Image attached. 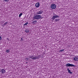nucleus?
<instances>
[{"label": "nucleus", "mask_w": 78, "mask_h": 78, "mask_svg": "<svg viewBox=\"0 0 78 78\" xmlns=\"http://www.w3.org/2000/svg\"><path fill=\"white\" fill-rule=\"evenodd\" d=\"M58 17H59V16H58V15L54 16L52 17V19L53 20H54L56 18H58Z\"/></svg>", "instance_id": "nucleus-6"}, {"label": "nucleus", "mask_w": 78, "mask_h": 78, "mask_svg": "<svg viewBox=\"0 0 78 78\" xmlns=\"http://www.w3.org/2000/svg\"><path fill=\"white\" fill-rule=\"evenodd\" d=\"M68 72L70 73V74H72V72H71L70 70H69V71H68Z\"/></svg>", "instance_id": "nucleus-15"}, {"label": "nucleus", "mask_w": 78, "mask_h": 78, "mask_svg": "<svg viewBox=\"0 0 78 78\" xmlns=\"http://www.w3.org/2000/svg\"><path fill=\"white\" fill-rule=\"evenodd\" d=\"M41 17V15H36L34 18L35 19H39Z\"/></svg>", "instance_id": "nucleus-3"}, {"label": "nucleus", "mask_w": 78, "mask_h": 78, "mask_svg": "<svg viewBox=\"0 0 78 78\" xmlns=\"http://www.w3.org/2000/svg\"><path fill=\"white\" fill-rule=\"evenodd\" d=\"M30 58L31 59H32V60H34L35 59H36L39 58H38V57L37 56H30Z\"/></svg>", "instance_id": "nucleus-2"}, {"label": "nucleus", "mask_w": 78, "mask_h": 78, "mask_svg": "<svg viewBox=\"0 0 78 78\" xmlns=\"http://www.w3.org/2000/svg\"><path fill=\"white\" fill-rule=\"evenodd\" d=\"M51 9H55L56 8V6L55 4H52L51 5Z\"/></svg>", "instance_id": "nucleus-1"}, {"label": "nucleus", "mask_w": 78, "mask_h": 78, "mask_svg": "<svg viewBox=\"0 0 78 78\" xmlns=\"http://www.w3.org/2000/svg\"><path fill=\"white\" fill-rule=\"evenodd\" d=\"M43 12V11L41 10L40 11H38L36 13L37 14H41Z\"/></svg>", "instance_id": "nucleus-7"}, {"label": "nucleus", "mask_w": 78, "mask_h": 78, "mask_svg": "<svg viewBox=\"0 0 78 78\" xmlns=\"http://www.w3.org/2000/svg\"><path fill=\"white\" fill-rule=\"evenodd\" d=\"M10 51V50L9 49H7L6 50V52L7 53H9Z\"/></svg>", "instance_id": "nucleus-12"}, {"label": "nucleus", "mask_w": 78, "mask_h": 78, "mask_svg": "<svg viewBox=\"0 0 78 78\" xmlns=\"http://www.w3.org/2000/svg\"><path fill=\"white\" fill-rule=\"evenodd\" d=\"M67 70H68V71H69V70H69V69L68 68L67 69Z\"/></svg>", "instance_id": "nucleus-22"}, {"label": "nucleus", "mask_w": 78, "mask_h": 78, "mask_svg": "<svg viewBox=\"0 0 78 78\" xmlns=\"http://www.w3.org/2000/svg\"><path fill=\"white\" fill-rule=\"evenodd\" d=\"M2 37H1V36H0V40H2Z\"/></svg>", "instance_id": "nucleus-21"}, {"label": "nucleus", "mask_w": 78, "mask_h": 78, "mask_svg": "<svg viewBox=\"0 0 78 78\" xmlns=\"http://www.w3.org/2000/svg\"><path fill=\"white\" fill-rule=\"evenodd\" d=\"M5 72V70L3 69H2L1 71V72L2 73V74L4 73Z\"/></svg>", "instance_id": "nucleus-9"}, {"label": "nucleus", "mask_w": 78, "mask_h": 78, "mask_svg": "<svg viewBox=\"0 0 78 78\" xmlns=\"http://www.w3.org/2000/svg\"><path fill=\"white\" fill-rule=\"evenodd\" d=\"M64 51V49L61 50L59 51V52H62Z\"/></svg>", "instance_id": "nucleus-13"}, {"label": "nucleus", "mask_w": 78, "mask_h": 78, "mask_svg": "<svg viewBox=\"0 0 78 78\" xmlns=\"http://www.w3.org/2000/svg\"><path fill=\"white\" fill-rule=\"evenodd\" d=\"M55 22H58V21H59V19H55Z\"/></svg>", "instance_id": "nucleus-11"}, {"label": "nucleus", "mask_w": 78, "mask_h": 78, "mask_svg": "<svg viewBox=\"0 0 78 78\" xmlns=\"http://www.w3.org/2000/svg\"><path fill=\"white\" fill-rule=\"evenodd\" d=\"M8 24V22H5L3 25H6Z\"/></svg>", "instance_id": "nucleus-14"}, {"label": "nucleus", "mask_w": 78, "mask_h": 78, "mask_svg": "<svg viewBox=\"0 0 78 78\" xmlns=\"http://www.w3.org/2000/svg\"><path fill=\"white\" fill-rule=\"evenodd\" d=\"M21 41H23V39L21 38Z\"/></svg>", "instance_id": "nucleus-19"}, {"label": "nucleus", "mask_w": 78, "mask_h": 78, "mask_svg": "<svg viewBox=\"0 0 78 78\" xmlns=\"http://www.w3.org/2000/svg\"><path fill=\"white\" fill-rule=\"evenodd\" d=\"M35 6L36 8H39V6H40V3H39V2L35 4Z\"/></svg>", "instance_id": "nucleus-5"}, {"label": "nucleus", "mask_w": 78, "mask_h": 78, "mask_svg": "<svg viewBox=\"0 0 78 78\" xmlns=\"http://www.w3.org/2000/svg\"><path fill=\"white\" fill-rule=\"evenodd\" d=\"M25 60L26 61H28V60H29V59L28 58H27L25 59Z\"/></svg>", "instance_id": "nucleus-17"}, {"label": "nucleus", "mask_w": 78, "mask_h": 78, "mask_svg": "<svg viewBox=\"0 0 78 78\" xmlns=\"http://www.w3.org/2000/svg\"><path fill=\"white\" fill-rule=\"evenodd\" d=\"M66 67H74V66H75V65L72 64L68 63L66 65Z\"/></svg>", "instance_id": "nucleus-4"}, {"label": "nucleus", "mask_w": 78, "mask_h": 78, "mask_svg": "<svg viewBox=\"0 0 78 78\" xmlns=\"http://www.w3.org/2000/svg\"><path fill=\"white\" fill-rule=\"evenodd\" d=\"M25 31L26 32V33H29L30 30L28 29H26L25 30Z\"/></svg>", "instance_id": "nucleus-10"}, {"label": "nucleus", "mask_w": 78, "mask_h": 78, "mask_svg": "<svg viewBox=\"0 0 78 78\" xmlns=\"http://www.w3.org/2000/svg\"><path fill=\"white\" fill-rule=\"evenodd\" d=\"M27 24H28V23L27 22L26 23L24 24V25H27Z\"/></svg>", "instance_id": "nucleus-18"}, {"label": "nucleus", "mask_w": 78, "mask_h": 78, "mask_svg": "<svg viewBox=\"0 0 78 78\" xmlns=\"http://www.w3.org/2000/svg\"><path fill=\"white\" fill-rule=\"evenodd\" d=\"M22 15V13H21L19 15V17H21V16Z\"/></svg>", "instance_id": "nucleus-16"}, {"label": "nucleus", "mask_w": 78, "mask_h": 78, "mask_svg": "<svg viewBox=\"0 0 78 78\" xmlns=\"http://www.w3.org/2000/svg\"><path fill=\"white\" fill-rule=\"evenodd\" d=\"M73 60L74 61H78V57H75L74 58Z\"/></svg>", "instance_id": "nucleus-8"}, {"label": "nucleus", "mask_w": 78, "mask_h": 78, "mask_svg": "<svg viewBox=\"0 0 78 78\" xmlns=\"http://www.w3.org/2000/svg\"><path fill=\"white\" fill-rule=\"evenodd\" d=\"M5 2H8V0H4Z\"/></svg>", "instance_id": "nucleus-20"}]
</instances>
